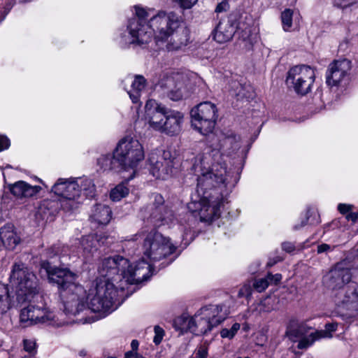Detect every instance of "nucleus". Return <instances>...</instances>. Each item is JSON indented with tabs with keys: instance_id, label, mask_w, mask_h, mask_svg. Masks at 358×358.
Here are the masks:
<instances>
[{
	"instance_id": "1",
	"label": "nucleus",
	"mask_w": 358,
	"mask_h": 358,
	"mask_svg": "<svg viewBox=\"0 0 358 358\" xmlns=\"http://www.w3.org/2000/svg\"><path fill=\"white\" fill-rule=\"evenodd\" d=\"M128 262L113 256L103 259L98 266L99 276L87 295L84 287L76 283L77 275L68 268L52 266L48 262L41 264L42 273L47 275L49 282L56 285L60 291L63 313L56 315L43 303L29 304L20 311V320L24 326L46 324L61 327L74 322L90 323L92 320L84 315L91 310L102 317L117 309V297L121 291L117 280L123 276L127 281L139 280L148 274V267H138L134 275H126L124 268ZM38 299V301H41Z\"/></svg>"
},
{
	"instance_id": "2",
	"label": "nucleus",
	"mask_w": 358,
	"mask_h": 358,
	"mask_svg": "<svg viewBox=\"0 0 358 358\" xmlns=\"http://www.w3.org/2000/svg\"><path fill=\"white\" fill-rule=\"evenodd\" d=\"M220 152L208 150L199 154L194 160L192 169L197 176L196 194L192 196L188 209L198 212L200 220L212 222L220 215L223 198L237 184L239 177L225 164L219 163Z\"/></svg>"
},
{
	"instance_id": "3",
	"label": "nucleus",
	"mask_w": 358,
	"mask_h": 358,
	"mask_svg": "<svg viewBox=\"0 0 358 358\" xmlns=\"http://www.w3.org/2000/svg\"><path fill=\"white\" fill-rule=\"evenodd\" d=\"M134 10L136 16L129 20L127 29L119 38V43L122 46L146 44L153 34L157 43L164 42L171 38L166 45L168 51L178 50L187 45L188 32L186 29L177 31L180 22L176 13L160 10L154 14L153 8L140 6H135Z\"/></svg>"
},
{
	"instance_id": "4",
	"label": "nucleus",
	"mask_w": 358,
	"mask_h": 358,
	"mask_svg": "<svg viewBox=\"0 0 358 358\" xmlns=\"http://www.w3.org/2000/svg\"><path fill=\"white\" fill-rule=\"evenodd\" d=\"M138 240H143V241L142 245L143 257L141 261L137 262L135 266H133L130 264L127 259L122 256H120V257L128 262V266L124 268L126 275L136 276L135 273L137 268L143 267L144 266L148 267V274L141 279H139V280H136L134 282L127 281L125 278L122 276L120 280H117L121 291H124L126 288L125 286L127 285L138 284L150 278L152 275V267L151 264L148 262L145 258L150 262L159 261L173 254L176 250V247L169 237L164 236L155 229H152L150 231H147L144 229L141 230L131 236L129 239V241H134ZM118 256L120 257V255Z\"/></svg>"
},
{
	"instance_id": "5",
	"label": "nucleus",
	"mask_w": 358,
	"mask_h": 358,
	"mask_svg": "<svg viewBox=\"0 0 358 358\" xmlns=\"http://www.w3.org/2000/svg\"><path fill=\"white\" fill-rule=\"evenodd\" d=\"M10 282L15 289L16 300L11 296L8 287L0 282V314L7 313L17 304L29 301L35 304L41 299L38 292V280L35 274L22 263H15L13 266Z\"/></svg>"
},
{
	"instance_id": "6",
	"label": "nucleus",
	"mask_w": 358,
	"mask_h": 358,
	"mask_svg": "<svg viewBox=\"0 0 358 358\" xmlns=\"http://www.w3.org/2000/svg\"><path fill=\"white\" fill-rule=\"evenodd\" d=\"M141 120L148 129L173 136L179 134L182 130L184 114L150 99L145 104Z\"/></svg>"
},
{
	"instance_id": "7",
	"label": "nucleus",
	"mask_w": 358,
	"mask_h": 358,
	"mask_svg": "<svg viewBox=\"0 0 358 358\" xmlns=\"http://www.w3.org/2000/svg\"><path fill=\"white\" fill-rule=\"evenodd\" d=\"M51 191L62 197L61 208L66 210H73L78 208L82 194L86 197L95 195V185L92 179L86 177L59 178L51 188Z\"/></svg>"
},
{
	"instance_id": "8",
	"label": "nucleus",
	"mask_w": 358,
	"mask_h": 358,
	"mask_svg": "<svg viewBox=\"0 0 358 358\" xmlns=\"http://www.w3.org/2000/svg\"><path fill=\"white\" fill-rule=\"evenodd\" d=\"M337 323H329L325 325L324 330L310 331L311 328L305 322L292 319L287 324L285 335L292 342H298L299 349H306L322 338H331V333L337 329Z\"/></svg>"
},
{
	"instance_id": "9",
	"label": "nucleus",
	"mask_w": 358,
	"mask_h": 358,
	"mask_svg": "<svg viewBox=\"0 0 358 358\" xmlns=\"http://www.w3.org/2000/svg\"><path fill=\"white\" fill-rule=\"evenodd\" d=\"M229 315L226 306L208 305L201 308L193 316L194 335L208 334L223 322Z\"/></svg>"
},
{
	"instance_id": "10",
	"label": "nucleus",
	"mask_w": 358,
	"mask_h": 358,
	"mask_svg": "<svg viewBox=\"0 0 358 358\" xmlns=\"http://www.w3.org/2000/svg\"><path fill=\"white\" fill-rule=\"evenodd\" d=\"M115 151L122 164V169L127 171L131 170L133 175L145 157L142 144L138 139L131 136L121 138Z\"/></svg>"
},
{
	"instance_id": "11",
	"label": "nucleus",
	"mask_w": 358,
	"mask_h": 358,
	"mask_svg": "<svg viewBox=\"0 0 358 358\" xmlns=\"http://www.w3.org/2000/svg\"><path fill=\"white\" fill-rule=\"evenodd\" d=\"M192 127L203 135L213 132L218 117L216 106L204 101L193 108L190 112Z\"/></svg>"
},
{
	"instance_id": "12",
	"label": "nucleus",
	"mask_w": 358,
	"mask_h": 358,
	"mask_svg": "<svg viewBox=\"0 0 358 358\" xmlns=\"http://www.w3.org/2000/svg\"><path fill=\"white\" fill-rule=\"evenodd\" d=\"M152 203L141 210L142 217L145 222L157 227L169 224L173 220L172 211L164 205L163 196L157 193L152 194Z\"/></svg>"
},
{
	"instance_id": "13",
	"label": "nucleus",
	"mask_w": 358,
	"mask_h": 358,
	"mask_svg": "<svg viewBox=\"0 0 358 358\" xmlns=\"http://www.w3.org/2000/svg\"><path fill=\"white\" fill-rule=\"evenodd\" d=\"M148 162L150 173L155 178L162 180L171 177L176 165V158L169 150L150 152Z\"/></svg>"
},
{
	"instance_id": "14",
	"label": "nucleus",
	"mask_w": 358,
	"mask_h": 358,
	"mask_svg": "<svg viewBox=\"0 0 358 358\" xmlns=\"http://www.w3.org/2000/svg\"><path fill=\"white\" fill-rule=\"evenodd\" d=\"M315 78V71L310 66L297 65L289 70L286 82L298 94L305 95L310 92Z\"/></svg>"
},
{
	"instance_id": "15",
	"label": "nucleus",
	"mask_w": 358,
	"mask_h": 358,
	"mask_svg": "<svg viewBox=\"0 0 358 358\" xmlns=\"http://www.w3.org/2000/svg\"><path fill=\"white\" fill-rule=\"evenodd\" d=\"M159 86L172 101H179L189 96L185 84V76L179 72L165 74L159 81Z\"/></svg>"
},
{
	"instance_id": "16",
	"label": "nucleus",
	"mask_w": 358,
	"mask_h": 358,
	"mask_svg": "<svg viewBox=\"0 0 358 358\" xmlns=\"http://www.w3.org/2000/svg\"><path fill=\"white\" fill-rule=\"evenodd\" d=\"M350 270L345 267V262L337 263L323 277V283L324 286L333 291V297L336 299V296H341L339 292H345L343 287L351 280Z\"/></svg>"
},
{
	"instance_id": "17",
	"label": "nucleus",
	"mask_w": 358,
	"mask_h": 358,
	"mask_svg": "<svg viewBox=\"0 0 358 358\" xmlns=\"http://www.w3.org/2000/svg\"><path fill=\"white\" fill-rule=\"evenodd\" d=\"M351 69V62L347 59L336 60L327 69L326 78L329 86L338 85L348 75Z\"/></svg>"
},
{
	"instance_id": "18",
	"label": "nucleus",
	"mask_w": 358,
	"mask_h": 358,
	"mask_svg": "<svg viewBox=\"0 0 358 358\" xmlns=\"http://www.w3.org/2000/svg\"><path fill=\"white\" fill-rule=\"evenodd\" d=\"M99 241L94 235L83 236L81 240L75 239L71 245L70 250L74 255L83 257L85 259L92 257L96 252Z\"/></svg>"
},
{
	"instance_id": "19",
	"label": "nucleus",
	"mask_w": 358,
	"mask_h": 358,
	"mask_svg": "<svg viewBox=\"0 0 358 358\" xmlns=\"http://www.w3.org/2000/svg\"><path fill=\"white\" fill-rule=\"evenodd\" d=\"M124 90L134 103H139L142 91L145 87V79L142 76H127L122 80Z\"/></svg>"
},
{
	"instance_id": "20",
	"label": "nucleus",
	"mask_w": 358,
	"mask_h": 358,
	"mask_svg": "<svg viewBox=\"0 0 358 358\" xmlns=\"http://www.w3.org/2000/svg\"><path fill=\"white\" fill-rule=\"evenodd\" d=\"M339 294L341 296H336V304L355 310L358 314V285L351 284L345 289V292H339Z\"/></svg>"
},
{
	"instance_id": "21",
	"label": "nucleus",
	"mask_w": 358,
	"mask_h": 358,
	"mask_svg": "<svg viewBox=\"0 0 358 358\" xmlns=\"http://www.w3.org/2000/svg\"><path fill=\"white\" fill-rule=\"evenodd\" d=\"M236 28L238 30L241 29V27H237L230 19H222L215 28V40L220 43L230 41L234 35Z\"/></svg>"
},
{
	"instance_id": "22",
	"label": "nucleus",
	"mask_w": 358,
	"mask_h": 358,
	"mask_svg": "<svg viewBox=\"0 0 358 358\" xmlns=\"http://www.w3.org/2000/svg\"><path fill=\"white\" fill-rule=\"evenodd\" d=\"M0 241L7 250H13L21 241L16 229L12 224H6L0 228Z\"/></svg>"
},
{
	"instance_id": "23",
	"label": "nucleus",
	"mask_w": 358,
	"mask_h": 358,
	"mask_svg": "<svg viewBox=\"0 0 358 358\" xmlns=\"http://www.w3.org/2000/svg\"><path fill=\"white\" fill-rule=\"evenodd\" d=\"M41 189L40 186L31 185L22 180L9 185L10 192L17 198L33 196L39 192Z\"/></svg>"
},
{
	"instance_id": "24",
	"label": "nucleus",
	"mask_w": 358,
	"mask_h": 358,
	"mask_svg": "<svg viewBox=\"0 0 358 358\" xmlns=\"http://www.w3.org/2000/svg\"><path fill=\"white\" fill-rule=\"evenodd\" d=\"M97 165L102 171H119L122 169V164L114 150L113 153H108L100 156L97 159Z\"/></svg>"
},
{
	"instance_id": "25",
	"label": "nucleus",
	"mask_w": 358,
	"mask_h": 358,
	"mask_svg": "<svg viewBox=\"0 0 358 358\" xmlns=\"http://www.w3.org/2000/svg\"><path fill=\"white\" fill-rule=\"evenodd\" d=\"M112 211L105 204H96L94 206L90 218L99 224H107L111 219Z\"/></svg>"
},
{
	"instance_id": "26",
	"label": "nucleus",
	"mask_w": 358,
	"mask_h": 358,
	"mask_svg": "<svg viewBox=\"0 0 358 358\" xmlns=\"http://www.w3.org/2000/svg\"><path fill=\"white\" fill-rule=\"evenodd\" d=\"M174 327L181 334L189 331L194 334L193 316L182 315L174 320Z\"/></svg>"
},
{
	"instance_id": "27",
	"label": "nucleus",
	"mask_w": 358,
	"mask_h": 358,
	"mask_svg": "<svg viewBox=\"0 0 358 358\" xmlns=\"http://www.w3.org/2000/svg\"><path fill=\"white\" fill-rule=\"evenodd\" d=\"M241 148V138L236 135L224 137L222 140L221 149L227 154L236 152Z\"/></svg>"
},
{
	"instance_id": "28",
	"label": "nucleus",
	"mask_w": 358,
	"mask_h": 358,
	"mask_svg": "<svg viewBox=\"0 0 358 358\" xmlns=\"http://www.w3.org/2000/svg\"><path fill=\"white\" fill-rule=\"evenodd\" d=\"M282 280V275L276 273L275 275L268 273L266 278H259L255 280L253 287L258 292H262L264 291L269 284H278Z\"/></svg>"
},
{
	"instance_id": "29",
	"label": "nucleus",
	"mask_w": 358,
	"mask_h": 358,
	"mask_svg": "<svg viewBox=\"0 0 358 358\" xmlns=\"http://www.w3.org/2000/svg\"><path fill=\"white\" fill-rule=\"evenodd\" d=\"M129 192L125 183H120L111 189L110 197L113 201H119L127 196Z\"/></svg>"
},
{
	"instance_id": "30",
	"label": "nucleus",
	"mask_w": 358,
	"mask_h": 358,
	"mask_svg": "<svg viewBox=\"0 0 358 358\" xmlns=\"http://www.w3.org/2000/svg\"><path fill=\"white\" fill-rule=\"evenodd\" d=\"M293 15L294 11L291 9H285L281 13V21L284 31H290L292 30Z\"/></svg>"
},
{
	"instance_id": "31",
	"label": "nucleus",
	"mask_w": 358,
	"mask_h": 358,
	"mask_svg": "<svg viewBox=\"0 0 358 358\" xmlns=\"http://www.w3.org/2000/svg\"><path fill=\"white\" fill-rule=\"evenodd\" d=\"M241 325L239 323H234L230 329H223L220 331L222 338H227L231 339L236 334L237 331L240 329Z\"/></svg>"
},
{
	"instance_id": "32",
	"label": "nucleus",
	"mask_w": 358,
	"mask_h": 358,
	"mask_svg": "<svg viewBox=\"0 0 358 358\" xmlns=\"http://www.w3.org/2000/svg\"><path fill=\"white\" fill-rule=\"evenodd\" d=\"M174 3H176L180 8L183 10L191 9L193 6H194L198 0H172Z\"/></svg>"
},
{
	"instance_id": "33",
	"label": "nucleus",
	"mask_w": 358,
	"mask_h": 358,
	"mask_svg": "<svg viewBox=\"0 0 358 358\" xmlns=\"http://www.w3.org/2000/svg\"><path fill=\"white\" fill-rule=\"evenodd\" d=\"M24 350L27 352L31 357L36 353V343L34 341L25 339L23 341Z\"/></svg>"
},
{
	"instance_id": "34",
	"label": "nucleus",
	"mask_w": 358,
	"mask_h": 358,
	"mask_svg": "<svg viewBox=\"0 0 358 358\" xmlns=\"http://www.w3.org/2000/svg\"><path fill=\"white\" fill-rule=\"evenodd\" d=\"M154 332H155V336L153 338V342L156 345H159L162 342V341L164 338V336L165 334L164 331L159 326H155L154 327Z\"/></svg>"
},
{
	"instance_id": "35",
	"label": "nucleus",
	"mask_w": 358,
	"mask_h": 358,
	"mask_svg": "<svg viewBox=\"0 0 358 358\" xmlns=\"http://www.w3.org/2000/svg\"><path fill=\"white\" fill-rule=\"evenodd\" d=\"M252 294V287L250 285H244L238 291V296L248 299Z\"/></svg>"
},
{
	"instance_id": "36",
	"label": "nucleus",
	"mask_w": 358,
	"mask_h": 358,
	"mask_svg": "<svg viewBox=\"0 0 358 358\" xmlns=\"http://www.w3.org/2000/svg\"><path fill=\"white\" fill-rule=\"evenodd\" d=\"M336 245H331L327 243H322L317 246V253L329 252L333 251Z\"/></svg>"
},
{
	"instance_id": "37",
	"label": "nucleus",
	"mask_w": 358,
	"mask_h": 358,
	"mask_svg": "<svg viewBox=\"0 0 358 358\" xmlns=\"http://www.w3.org/2000/svg\"><path fill=\"white\" fill-rule=\"evenodd\" d=\"M335 6L345 8L355 3L357 0H332Z\"/></svg>"
},
{
	"instance_id": "38",
	"label": "nucleus",
	"mask_w": 358,
	"mask_h": 358,
	"mask_svg": "<svg viewBox=\"0 0 358 358\" xmlns=\"http://www.w3.org/2000/svg\"><path fill=\"white\" fill-rule=\"evenodd\" d=\"M229 8V3L227 1L224 0L222 2L219 3L215 8V13H220L222 12L227 11Z\"/></svg>"
},
{
	"instance_id": "39",
	"label": "nucleus",
	"mask_w": 358,
	"mask_h": 358,
	"mask_svg": "<svg viewBox=\"0 0 358 358\" xmlns=\"http://www.w3.org/2000/svg\"><path fill=\"white\" fill-rule=\"evenodd\" d=\"M54 201H45L40 206L38 212L40 213H43L44 215H45V210L48 209L49 210V208H52L54 206Z\"/></svg>"
},
{
	"instance_id": "40",
	"label": "nucleus",
	"mask_w": 358,
	"mask_h": 358,
	"mask_svg": "<svg viewBox=\"0 0 358 358\" xmlns=\"http://www.w3.org/2000/svg\"><path fill=\"white\" fill-rule=\"evenodd\" d=\"M9 146V139L5 136L0 135V152L8 149Z\"/></svg>"
},
{
	"instance_id": "41",
	"label": "nucleus",
	"mask_w": 358,
	"mask_h": 358,
	"mask_svg": "<svg viewBox=\"0 0 358 358\" xmlns=\"http://www.w3.org/2000/svg\"><path fill=\"white\" fill-rule=\"evenodd\" d=\"M271 308L266 307V300H263L257 304L256 310L259 313L262 312H268Z\"/></svg>"
},
{
	"instance_id": "42",
	"label": "nucleus",
	"mask_w": 358,
	"mask_h": 358,
	"mask_svg": "<svg viewBox=\"0 0 358 358\" xmlns=\"http://www.w3.org/2000/svg\"><path fill=\"white\" fill-rule=\"evenodd\" d=\"M50 257H53L54 255H66V248L65 247H63L62 250H59V247H56V246H54L52 248H51L50 250Z\"/></svg>"
},
{
	"instance_id": "43",
	"label": "nucleus",
	"mask_w": 358,
	"mask_h": 358,
	"mask_svg": "<svg viewBox=\"0 0 358 358\" xmlns=\"http://www.w3.org/2000/svg\"><path fill=\"white\" fill-rule=\"evenodd\" d=\"M352 206L350 205L345 203H339L338 206V210L341 214H345L351 210Z\"/></svg>"
},
{
	"instance_id": "44",
	"label": "nucleus",
	"mask_w": 358,
	"mask_h": 358,
	"mask_svg": "<svg viewBox=\"0 0 358 358\" xmlns=\"http://www.w3.org/2000/svg\"><path fill=\"white\" fill-rule=\"evenodd\" d=\"M282 248L287 252H292L295 250V246L292 243L285 242L282 244Z\"/></svg>"
},
{
	"instance_id": "45",
	"label": "nucleus",
	"mask_w": 358,
	"mask_h": 358,
	"mask_svg": "<svg viewBox=\"0 0 358 358\" xmlns=\"http://www.w3.org/2000/svg\"><path fill=\"white\" fill-rule=\"evenodd\" d=\"M309 213H310V211L308 210L306 213L305 217L301 220V223L299 224L294 225V229H296V230L300 229L301 227L306 225L307 222L308 220Z\"/></svg>"
},
{
	"instance_id": "46",
	"label": "nucleus",
	"mask_w": 358,
	"mask_h": 358,
	"mask_svg": "<svg viewBox=\"0 0 358 358\" xmlns=\"http://www.w3.org/2000/svg\"><path fill=\"white\" fill-rule=\"evenodd\" d=\"M197 357L199 358H207L208 351L207 348L204 346H201L198 349Z\"/></svg>"
},
{
	"instance_id": "47",
	"label": "nucleus",
	"mask_w": 358,
	"mask_h": 358,
	"mask_svg": "<svg viewBox=\"0 0 358 358\" xmlns=\"http://www.w3.org/2000/svg\"><path fill=\"white\" fill-rule=\"evenodd\" d=\"M10 201L9 196L6 194H3L1 198V209H7L8 208V203Z\"/></svg>"
},
{
	"instance_id": "48",
	"label": "nucleus",
	"mask_w": 358,
	"mask_h": 358,
	"mask_svg": "<svg viewBox=\"0 0 358 358\" xmlns=\"http://www.w3.org/2000/svg\"><path fill=\"white\" fill-rule=\"evenodd\" d=\"M243 33L244 34L242 35L243 41H248L249 43L251 45L252 44V39L250 38V29L249 27H246L243 30Z\"/></svg>"
},
{
	"instance_id": "49",
	"label": "nucleus",
	"mask_w": 358,
	"mask_h": 358,
	"mask_svg": "<svg viewBox=\"0 0 358 358\" xmlns=\"http://www.w3.org/2000/svg\"><path fill=\"white\" fill-rule=\"evenodd\" d=\"M282 260V258L279 257V256H277L273 259H270L268 260V262H267V266L268 267H271L273 266V265H275L276 263L280 262Z\"/></svg>"
},
{
	"instance_id": "50",
	"label": "nucleus",
	"mask_w": 358,
	"mask_h": 358,
	"mask_svg": "<svg viewBox=\"0 0 358 358\" xmlns=\"http://www.w3.org/2000/svg\"><path fill=\"white\" fill-rule=\"evenodd\" d=\"M347 219L348 220H351L352 221H355L357 219H358V215H357L356 213H350L347 215Z\"/></svg>"
},
{
	"instance_id": "51",
	"label": "nucleus",
	"mask_w": 358,
	"mask_h": 358,
	"mask_svg": "<svg viewBox=\"0 0 358 358\" xmlns=\"http://www.w3.org/2000/svg\"><path fill=\"white\" fill-rule=\"evenodd\" d=\"M132 352L137 350L138 347V342L136 340H133L131 343Z\"/></svg>"
},
{
	"instance_id": "52",
	"label": "nucleus",
	"mask_w": 358,
	"mask_h": 358,
	"mask_svg": "<svg viewBox=\"0 0 358 358\" xmlns=\"http://www.w3.org/2000/svg\"><path fill=\"white\" fill-rule=\"evenodd\" d=\"M55 212V210H51V211L49 213V214H50V215H53Z\"/></svg>"
},
{
	"instance_id": "53",
	"label": "nucleus",
	"mask_w": 358,
	"mask_h": 358,
	"mask_svg": "<svg viewBox=\"0 0 358 358\" xmlns=\"http://www.w3.org/2000/svg\"><path fill=\"white\" fill-rule=\"evenodd\" d=\"M331 224H328L327 225L325 226V229H327V227H329Z\"/></svg>"
},
{
	"instance_id": "54",
	"label": "nucleus",
	"mask_w": 358,
	"mask_h": 358,
	"mask_svg": "<svg viewBox=\"0 0 358 358\" xmlns=\"http://www.w3.org/2000/svg\"><path fill=\"white\" fill-rule=\"evenodd\" d=\"M237 358H250V357H237Z\"/></svg>"
},
{
	"instance_id": "55",
	"label": "nucleus",
	"mask_w": 358,
	"mask_h": 358,
	"mask_svg": "<svg viewBox=\"0 0 358 358\" xmlns=\"http://www.w3.org/2000/svg\"><path fill=\"white\" fill-rule=\"evenodd\" d=\"M108 358H116V357H108Z\"/></svg>"
}]
</instances>
